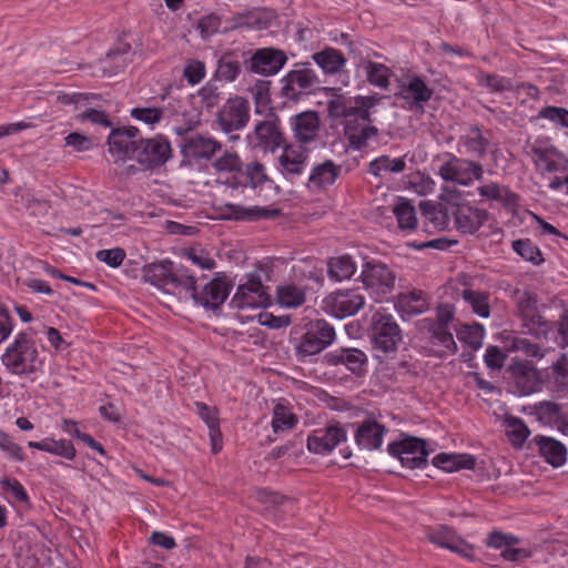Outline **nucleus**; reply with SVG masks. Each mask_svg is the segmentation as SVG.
Wrapping results in <instances>:
<instances>
[{"label": "nucleus", "instance_id": "obj_60", "mask_svg": "<svg viewBox=\"0 0 568 568\" xmlns=\"http://www.w3.org/2000/svg\"><path fill=\"white\" fill-rule=\"evenodd\" d=\"M221 27V19L216 14H207L201 18L197 29L203 38H209L216 33Z\"/></svg>", "mask_w": 568, "mask_h": 568}, {"label": "nucleus", "instance_id": "obj_12", "mask_svg": "<svg viewBox=\"0 0 568 568\" xmlns=\"http://www.w3.org/2000/svg\"><path fill=\"white\" fill-rule=\"evenodd\" d=\"M517 544L518 538L516 536L498 530L491 531L486 540L488 547L500 550L503 558L508 561H523L531 557L530 549L516 547Z\"/></svg>", "mask_w": 568, "mask_h": 568}, {"label": "nucleus", "instance_id": "obj_63", "mask_svg": "<svg viewBox=\"0 0 568 568\" xmlns=\"http://www.w3.org/2000/svg\"><path fill=\"white\" fill-rule=\"evenodd\" d=\"M171 286L173 288H183L193 302L194 295L199 294V292H196V280L193 275L185 274L181 275L180 278H172Z\"/></svg>", "mask_w": 568, "mask_h": 568}, {"label": "nucleus", "instance_id": "obj_22", "mask_svg": "<svg viewBox=\"0 0 568 568\" xmlns=\"http://www.w3.org/2000/svg\"><path fill=\"white\" fill-rule=\"evenodd\" d=\"M220 149L221 145L216 140L196 135L185 141L182 152L187 161L199 162L200 160H211Z\"/></svg>", "mask_w": 568, "mask_h": 568}, {"label": "nucleus", "instance_id": "obj_20", "mask_svg": "<svg viewBox=\"0 0 568 568\" xmlns=\"http://www.w3.org/2000/svg\"><path fill=\"white\" fill-rule=\"evenodd\" d=\"M286 55L283 51L265 48L254 53L251 59V69L263 75L276 74L286 63Z\"/></svg>", "mask_w": 568, "mask_h": 568}, {"label": "nucleus", "instance_id": "obj_24", "mask_svg": "<svg viewBox=\"0 0 568 568\" xmlns=\"http://www.w3.org/2000/svg\"><path fill=\"white\" fill-rule=\"evenodd\" d=\"M384 435V426L376 422L367 420L358 427L355 439L362 449L375 450L382 446Z\"/></svg>", "mask_w": 568, "mask_h": 568}, {"label": "nucleus", "instance_id": "obj_50", "mask_svg": "<svg viewBox=\"0 0 568 568\" xmlns=\"http://www.w3.org/2000/svg\"><path fill=\"white\" fill-rule=\"evenodd\" d=\"M126 254L125 251L121 247H113L109 250H100L95 253V257L98 261L105 263L110 267H119Z\"/></svg>", "mask_w": 568, "mask_h": 568}, {"label": "nucleus", "instance_id": "obj_26", "mask_svg": "<svg viewBox=\"0 0 568 568\" xmlns=\"http://www.w3.org/2000/svg\"><path fill=\"white\" fill-rule=\"evenodd\" d=\"M356 271L357 263L348 254L333 256L327 262L328 278L335 283L352 278Z\"/></svg>", "mask_w": 568, "mask_h": 568}, {"label": "nucleus", "instance_id": "obj_7", "mask_svg": "<svg viewBox=\"0 0 568 568\" xmlns=\"http://www.w3.org/2000/svg\"><path fill=\"white\" fill-rule=\"evenodd\" d=\"M334 339L335 331L333 326L322 320L312 322L296 346V353L301 358L316 355L328 347Z\"/></svg>", "mask_w": 568, "mask_h": 568}, {"label": "nucleus", "instance_id": "obj_54", "mask_svg": "<svg viewBox=\"0 0 568 568\" xmlns=\"http://www.w3.org/2000/svg\"><path fill=\"white\" fill-rule=\"evenodd\" d=\"M464 145L468 151L480 154L485 151L486 140L483 138L478 129H470L469 132L462 139Z\"/></svg>", "mask_w": 568, "mask_h": 568}, {"label": "nucleus", "instance_id": "obj_6", "mask_svg": "<svg viewBox=\"0 0 568 568\" xmlns=\"http://www.w3.org/2000/svg\"><path fill=\"white\" fill-rule=\"evenodd\" d=\"M365 305V297L357 290H337L325 296L322 310L329 316L343 320L357 314Z\"/></svg>", "mask_w": 568, "mask_h": 568}, {"label": "nucleus", "instance_id": "obj_4", "mask_svg": "<svg viewBox=\"0 0 568 568\" xmlns=\"http://www.w3.org/2000/svg\"><path fill=\"white\" fill-rule=\"evenodd\" d=\"M387 450L390 456L400 462L402 466L409 469L423 468L432 452L425 440L405 435L389 443Z\"/></svg>", "mask_w": 568, "mask_h": 568}, {"label": "nucleus", "instance_id": "obj_38", "mask_svg": "<svg viewBox=\"0 0 568 568\" xmlns=\"http://www.w3.org/2000/svg\"><path fill=\"white\" fill-rule=\"evenodd\" d=\"M277 301L285 307H297L305 301L304 286L287 283L277 288Z\"/></svg>", "mask_w": 568, "mask_h": 568}, {"label": "nucleus", "instance_id": "obj_16", "mask_svg": "<svg viewBox=\"0 0 568 568\" xmlns=\"http://www.w3.org/2000/svg\"><path fill=\"white\" fill-rule=\"evenodd\" d=\"M252 149L274 152L283 143V136L273 121L258 123L254 131L246 136Z\"/></svg>", "mask_w": 568, "mask_h": 568}, {"label": "nucleus", "instance_id": "obj_35", "mask_svg": "<svg viewBox=\"0 0 568 568\" xmlns=\"http://www.w3.org/2000/svg\"><path fill=\"white\" fill-rule=\"evenodd\" d=\"M400 95L408 102L422 104L432 98L433 90L422 79L413 78L402 87Z\"/></svg>", "mask_w": 568, "mask_h": 568}, {"label": "nucleus", "instance_id": "obj_51", "mask_svg": "<svg viewBox=\"0 0 568 568\" xmlns=\"http://www.w3.org/2000/svg\"><path fill=\"white\" fill-rule=\"evenodd\" d=\"M539 118L549 120L555 125L568 129V110L558 106H546L539 112Z\"/></svg>", "mask_w": 568, "mask_h": 568}, {"label": "nucleus", "instance_id": "obj_10", "mask_svg": "<svg viewBox=\"0 0 568 568\" xmlns=\"http://www.w3.org/2000/svg\"><path fill=\"white\" fill-rule=\"evenodd\" d=\"M481 173L480 165L450 154L446 156V160L438 168V174L443 180L465 186L480 179Z\"/></svg>", "mask_w": 568, "mask_h": 568}, {"label": "nucleus", "instance_id": "obj_18", "mask_svg": "<svg viewBox=\"0 0 568 568\" xmlns=\"http://www.w3.org/2000/svg\"><path fill=\"white\" fill-rule=\"evenodd\" d=\"M230 290V283L224 277L216 276L194 295V303L205 308H217L226 301Z\"/></svg>", "mask_w": 568, "mask_h": 568}, {"label": "nucleus", "instance_id": "obj_2", "mask_svg": "<svg viewBox=\"0 0 568 568\" xmlns=\"http://www.w3.org/2000/svg\"><path fill=\"white\" fill-rule=\"evenodd\" d=\"M0 361L8 373L18 376H29L40 371L44 364L33 341L26 333L14 336Z\"/></svg>", "mask_w": 568, "mask_h": 568}, {"label": "nucleus", "instance_id": "obj_29", "mask_svg": "<svg viewBox=\"0 0 568 568\" xmlns=\"http://www.w3.org/2000/svg\"><path fill=\"white\" fill-rule=\"evenodd\" d=\"M487 214L478 209L463 205L456 212V225L463 233H475L486 221Z\"/></svg>", "mask_w": 568, "mask_h": 568}, {"label": "nucleus", "instance_id": "obj_34", "mask_svg": "<svg viewBox=\"0 0 568 568\" xmlns=\"http://www.w3.org/2000/svg\"><path fill=\"white\" fill-rule=\"evenodd\" d=\"M356 67L357 69H363L365 71L367 80L373 85L379 88L388 87L392 72L386 65L367 59H361Z\"/></svg>", "mask_w": 568, "mask_h": 568}, {"label": "nucleus", "instance_id": "obj_14", "mask_svg": "<svg viewBox=\"0 0 568 568\" xmlns=\"http://www.w3.org/2000/svg\"><path fill=\"white\" fill-rule=\"evenodd\" d=\"M346 439L345 430L339 426H328L315 429L307 438V448L311 453L326 455Z\"/></svg>", "mask_w": 568, "mask_h": 568}, {"label": "nucleus", "instance_id": "obj_43", "mask_svg": "<svg viewBox=\"0 0 568 568\" xmlns=\"http://www.w3.org/2000/svg\"><path fill=\"white\" fill-rule=\"evenodd\" d=\"M423 213L426 220V225L435 231H444L449 225V220L442 209H438L432 204H423Z\"/></svg>", "mask_w": 568, "mask_h": 568}, {"label": "nucleus", "instance_id": "obj_32", "mask_svg": "<svg viewBox=\"0 0 568 568\" xmlns=\"http://www.w3.org/2000/svg\"><path fill=\"white\" fill-rule=\"evenodd\" d=\"M229 213L227 219H234L239 221H256L261 219L273 217L278 214L275 209H266L261 206L244 207L240 205H227Z\"/></svg>", "mask_w": 568, "mask_h": 568}, {"label": "nucleus", "instance_id": "obj_9", "mask_svg": "<svg viewBox=\"0 0 568 568\" xmlns=\"http://www.w3.org/2000/svg\"><path fill=\"white\" fill-rule=\"evenodd\" d=\"M140 142V132L134 126L112 130L106 141L108 150L115 161L136 159Z\"/></svg>", "mask_w": 568, "mask_h": 568}, {"label": "nucleus", "instance_id": "obj_57", "mask_svg": "<svg viewBox=\"0 0 568 568\" xmlns=\"http://www.w3.org/2000/svg\"><path fill=\"white\" fill-rule=\"evenodd\" d=\"M242 161L234 152H225L221 158L214 162V168L217 171H239L241 170Z\"/></svg>", "mask_w": 568, "mask_h": 568}, {"label": "nucleus", "instance_id": "obj_33", "mask_svg": "<svg viewBox=\"0 0 568 568\" xmlns=\"http://www.w3.org/2000/svg\"><path fill=\"white\" fill-rule=\"evenodd\" d=\"M313 60L325 73H337L346 63L342 52L333 48L314 53Z\"/></svg>", "mask_w": 568, "mask_h": 568}, {"label": "nucleus", "instance_id": "obj_62", "mask_svg": "<svg viewBox=\"0 0 568 568\" xmlns=\"http://www.w3.org/2000/svg\"><path fill=\"white\" fill-rule=\"evenodd\" d=\"M507 354L497 346L487 347L484 356L485 364L491 369H499L504 365Z\"/></svg>", "mask_w": 568, "mask_h": 568}, {"label": "nucleus", "instance_id": "obj_55", "mask_svg": "<svg viewBox=\"0 0 568 568\" xmlns=\"http://www.w3.org/2000/svg\"><path fill=\"white\" fill-rule=\"evenodd\" d=\"M42 334L45 336L48 343L57 353H62L70 346V343L54 327L44 326Z\"/></svg>", "mask_w": 568, "mask_h": 568}, {"label": "nucleus", "instance_id": "obj_23", "mask_svg": "<svg viewBox=\"0 0 568 568\" xmlns=\"http://www.w3.org/2000/svg\"><path fill=\"white\" fill-rule=\"evenodd\" d=\"M329 365H345L353 373H361L367 364V356L357 348H342L326 354Z\"/></svg>", "mask_w": 568, "mask_h": 568}, {"label": "nucleus", "instance_id": "obj_52", "mask_svg": "<svg viewBox=\"0 0 568 568\" xmlns=\"http://www.w3.org/2000/svg\"><path fill=\"white\" fill-rule=\"evenodd\" d=\"M484 327L479 324L464 326L458 333L459 338L466 341L471 347L479 348L484 339Z\"/></svg>", "mask_w": 568, "mask_h": 568}, {"label": "nucleus", "instance_id": "obj_58", "mask_svg": "<svg viewBox=\"0 0 568 568\" xmlns=\"http://www.w3.org/2000/svg\"><path fill=\"white\" fill-rule=\"evenodd\" d=\"M195 409L201 419L206 424L209 430L219 428L217 410L215 407H210L204 403H195Z\"/></svg>", "mask_w": 568, "mask_h": 568}, {"label": "nucleus", "instance_id": "obj_42", "mask_svg": "<svg viewBox=\"0 0 568 568\" xmlns=\"http://www.w3.org/2000/svg\"><path fill=\"white\" fill-rule=\"evenodd\" d=\"M407 189L418 195H427L434 192L435 182L422 172H414L406 176Z\"/></svg>", "mask_w": 568, "mask_h": 568}, {"label": "nucleus", "instance_id": "obj_1", "mask_svg": "<svg viewBox=\"0 0 568 568\" xmlns=\"http://www.w3.org/2000/svg\"><path fill=\"white\" fill-rule=\"evenodd\" d=\"M381 98L377 95L339 94L328 102V114L333 120H342L349 146L362 150L376 140L377 129L371 124Z\"/></svg>", "mask_w": 568, "mask_h": 568}, {"label": "nucleus", "instance_id": "obj_53", "mask_svg": "<svg viewBox=\"0 0 568 568\" xmlns=\"http://www.w3.org/2000/svg\"><path fill=\"white\" fill-rule=\"evenodd\" d=\"M536 298L528 292L517 293V304L521 315L535 322L536 318Z\"/></svg>", "mask_w": 568, "mask_h": 568}, {"label": "nucleus", "instance_id": "obj_13", "mask_svg": "<svg viewBox=\"0 0 568 568\" xmlns=\"http://www.w3.org/2000/svg\"><path fill=\"white\" fill-rule=\"evenodd\" d=\"M172 149L170 142L163 136H156L140 142L136 160L148 166H156L165 163L171 158Z\"/></svg>", "mask_w": 568, "mask_h": 568}, {"label": "nucleus", "instance_id": "obj_46", "mask_svg": "<svg viewBox=\"0 0 568 568\" xmlns=\"http://www.w3.org/2000/svg\"><path fill=\"white\" fill-rule=\"evenodd\" d=\"M184 256L195 266L201 270H214L216 262L213 256L205 250L200 247H192L184 252Z\"/></svg>", "mask_w": 568, "mask_h": 568}, {"label": "nucleus", "instance_id": "obj_48", "mask_svg": "<svg viewBox=\"0 0 568 568\" xmlns=\"http://www.w3.org/2000/svg\"><path fill=\"white\" fill-rule=\"evenodd\" d=\"M130 114L134 120L153 128L161 121L163 112L159 108H134L131 110Z\"/></svg>", "mask_w": 568, "mask_h": 568}, {"label": "nucleus", "instance_id": "obj_3", "mask_svg": "<svg viewBox=\"0 0 568 568\" xmlns=\"http://www.w3.org/2000/svg\"><path fill=\"white\" fill-rule=\"evenodd\" d=\"M359 280L369 297L377 303H382L393 294L396 274L386 264L372 260L362 264Z\"/></svg>", "mask_w": 568, "mask_h": 568}, {"label": "nucleus", "instance_id": "obj_37", "mask_svg": "<svg viewBox=\"0 0 568 568\" xmlns=\"http://www.w3.org/2000/svg\"><path fill=\"white\" fill-rule=\"evenodd\" d=\"M297 423V417L292 409L283 403H276L273 407L272 428L274 433H285Z\"/></svg>", "mask_w": 568, "mask_h": 568}, {"label": "nucleus", "instance_id": "obj_40", "mask_svg": "<svg viewBox=\"0 0 568 568\" xmlns=\"http://www.w3.org/2000/svg\"><path fill=\"white\" fill-rule=\"evenodd\" d=\"M505 432L509 442L515 447H521L530 432L526 424L518 417L508 416L505 418Z\"/></svg>", "mask_w": 568, "mask_h": 568}, {"label": "nucleus", "instance_id": "obj_17", "mask_svg": "<svg viewBox=\"0 0 568 568\" xmlns=\"http://www.w3.org/2000/svg\"><path fill=\"white\" fill-rule=\"evenodd\" d=\"M307 151L301 145H285L277 156V169L285 176L301 175L306 166Z\"/></svg>", "mask_w": 568, "mask_h": 568}, {"label": "nucleus", "instance_id": "obj_28", "mask_svg": "<svg viewBox=\"0 0 568 568\" xmlns=\"http://www.w3.org/2000/svg\"><path fill=\"white\" fill-rule=\"evenodd\" d=\"M433 465L447 473L471 469L475 466V457L469 454L442 453L433 458Z\"/></svg>", "mask_w": 568, "mask_h": 568}, {"label": "nucleus", "instance_id": "obj_59", "mask_svg": "<svg viewBox=\"0 0 568 568\" xmlns=\"http://www.w3.org/2000/svg\"><path fill=\"white\" fill-rule=\"evenodd\" d=\"M184 77L192 85L200 83L205 77V64L201 61H190L184 69Z\"/></svg>", "mask_w": 568, "mask_h": 568}, {"label": "nucleus", "instance_id": "obj_31", "mask_svg": "<svg viewBox=\"0 0 568 568\" xmlns=\"http://www.w3.org/2000/svg\"><path fill=\"white\" fill-rule=\"evenodd\" d=\"M338 174V168L332 161H326L313 168L308 179V185L313 189H324L332 185Z\"/></svg>", "mask_w": 568, "mask_h": 568}, {"label": "nucleus", "instance_id": "obj_41", "mask_svg": "<svg viewBox=\"0 0 568 568\" xmlns=\"http://www.w3.org/2000/svg\"><path fill=\"white\" fill-rule=\"evenodd\" d=\"M144 278L158 288L171 286L170 270L165 264H150L144 268Z\"/></svg>", "mask_w": 568, "mask_h": 568}, {"label": "nucleus", "instance_id": "obj_19", "mask_svg": "<svg viewBox=\"0 0 568 568\" xmlns=\"http://www.w3.org/2000/svg\"><path fill=\"white\" fill-rule=\"evenodd\" d=\"M428 539L430 542L456 552L464 558L473 559L475 556L474 547L447 527H440L430 531Z\"/></svg>", "mask_w": 568, "mask_h": 568}, {"label": "nucleus", "instance_id": "obj_47", "mask_svg": "<svg viewBox=\"0 0 568 568\" xmlns=\"http://www.w3.org/2000/svg\"><path fill=\"white\" fill-rule=\"evenodd\" d=\"M246 174L253 189L264 186L267 189H276L273 182L267 178L264 166L260 163L255 162L250 164L246 169Z\"/></svg>", "mask_w": 568, "mask_h": 568}, {"label": "nucleus", "instance_id": "obj_30", "mask_svg": "<svg viewBox=\"0 0 568 568\" xmlns=\"http://www.w3.org/2000/svg\"><path fill=\"white\" fill-rule=\"evenodd\" d=\"M28 446L33 449L63 457L68 460H72L77 455L73 445L65 439L57 440L54 438L47 437L40 442H29Z\"/></svg>", "mask_w": 568, "mask_h": 568}, {"label": "nucleus", "instance_id": "obj_27", "mask_svg": "<svg viewBox=\"0 0 568 568\" xmlns=\"http://www.w3.org/2000/svg\"><path fill=\"white\" fill-rule=\"evenodd\" d=\"M540 455L544 459L554 467H560L566 463L567 450L566 447L558 440L538 436L535 438Z\"/></svg>", "mask_w": 568, "mask_h": 568}, {"label": "nucleus", "instance_id": "obj_11", "mask_svg": "<svg viewBox=\"0 0 568 568\" xmlns=\"http://www.w3.org/2000/svg\"><path fill=\"white\" fill-rule=\"evenodd\" d=\"M248 103L241 97L230 98L217 114V122L225 132L244 128L248 121Z\"/></svg>", "mask_w": 568, "mask_h": 568}, {"label": "nucleus", "instance_id": "obj_15", "mask_svg": "<svg viewBox=\"0 0 568 568\" xmlns=\"http://www.w3.org/2000/svg\"><path fill=\"white\" fill-rule=\"evenodd\" d=\"M532 161L536 168L542 172H552L565 169L567 160L548 141L536 140L532 145Z\"/></svg>", "mask_w": 568, "mask_h": 568}, {"label": "nucleus", "instance_id": "obj_45", "mask_svg": "<svg viewBox=\"0 0 568 568\" xmlns=\"http://www.w3.org/2000/svg\"><path fill=\"white\" fill-rule=\"evenodd\" d=\"M514 251L524 260L536 265L540 264L544 258L540 250L529 240H517L513 243Z\"/></svg>", "mask_w": 568, "mask_h": 568}, {"label": "nucleus", "instance_id": "obj_49", "mask_svg": "<svg viewBox=\"0 0 568 568\" xmlns=\"http://www.w3.org/2000/svg\"><path fill=\"white\" fill-rule=\"evenodd\" d=\"M0 450L17 462H23L26 458L22 447L3 432H0Z\"/></svg>", "mask_w": 568, "mask_h": 568}, {"label": "nucleus", "instance_id": "obj_25", "mask_svg": "<svg viewBox=\"0 0 568 568\" xmlns=\"http://www.w3.org/2000/svg\"><path fill=\"white\" fill-rule=\"evenodd\" d=\"M396 310L403 318L418 315L428 310L427 297L420 291L402 293L397 297Z\"/></svg>", "mask_w": 568, "mask_h": 568}, {"label": "nucleus", "instance_id": "obj_64", "mask_svg": "<svg viewBox=\"0 0 568 568\" xmlns=\"http://www.w3.org/2000/svg\"><path fill=\"white\" fill-rule=\"evenodd\" d=\"M65 144L73 148L78 152L91 150L93 143L87 135L73 132L65 136Z\"/></svg>", "mask_w": 568, "mask_h": 568}, {"label": "nucleus", "instance_id": "obj_21", "mask_svg": "<svg viewBox=\"0 0 568 568\" xmlns=\"http://www.w3.org/2000/svg\"><path fill=\"white\" fill-rule=\"evenodd\" d=\"M290 124L294 138L300 143H308L316 139L320 130V118L315 111H305L291 118Z\"/></svg>", "mask_w": 568, "mask_h": 568}, {"label": "nucleus", "instance_id": "obj_36", "mask_svg": "<svg viewBox=\"0 0 568 568\" xmlns=\"http://www.w3.org/2000/svg\"><path fill=\"white\" fill-rule=\"evenodd\" d=\"M393 213L402 231H413L417 226L415 207L409 201L399 197L393 205Z\"/></svg>", "mask_w": 568, "mask_h": 568}, {"label": "nucleus", "instance_id": "obj_5", "mask_svg": "<svg viewBox=\"0 0 568 568\" xmlns=\"http://www.w3.org/2000/svg\"><path fill=\"white\" fill-rule=\"evenodd\" d=\"M369 337L374 348L383 353L396 351L402 341L399 326L393 315L379 311L372 317Z\"/></svg>", "mask_w": 568, "mask_h": 568}, {"label": "nucleus", "instance_id": "obj_56", "mask_svg": "<svg viewBox=\"0 0 568 568\" xmlns=\"http://www.w3.org/2000/svg\"><path fill=\"white\" fill-rule=\"evenodd\" d=\"M2 488L10 493L16 500L21 503H28L29 496L23 486L14 478L3 477L0 479Z\"/></svg>", "mask_w": 568, "mask_h": 568}, {"label": "nucleus", "instance_id": "obj_61", "mask_svg": "<svg viewBox=\"0 0 568 568\" xmlns=\"http://www.w3.org/2000/svg\"><path fill=\"white\" fill-rule=\"evenodd\" d=\"M517 385L523 386V393L529 394L538 388V377L536 369L525 367L521 376H517Z\"/></svg>", "mask_w": 568, "mask_h": 568}, {"label": "nucleus", "instance_id": "obj_8", "mask_svg": "<svg viewBox=\"0 0 568 568\" xmlns=\"http://www.w3.org/2000/svg\"><path fill=\"white\" fill-rule=\"evenodd\" d=\"M271 298L266 287L256 275H248L246 281L237 286L231 300V306L237 310L266 307Z\"/></svg>", "mask_w": 568, "mask_h": 568}, {"label": "nucleus", "instance_id": "obj_39", "mask_svg": "<svg viewBox=\"0 0 568 568\" xmlns=\"http://www.w3.org/2000/svg\"><path fill=\"white\" fill-rule=\"evenodd\" d=\"M316 80V75L311 69L293 70L285 77V89L293 93L311 88Z\"/></svg>", "mask_w": 568, "mask_h": 568}, {"label": "nucleus", "instance_id": "obj_44", "mask_svg": "<svg viewBox=\"0 0 568 568\" xmlns=\"http://www.w3.org/2000/svg\"><path fill=\"white\" fill-rule=\"evenodd\" d=\"M464 300L471 306L474 313L480 317H488L490 314L488 297L484 293L466 290L463 293Z\"/></svg>", "mask_w": 568, "mask_h": 568}]
</instances>
